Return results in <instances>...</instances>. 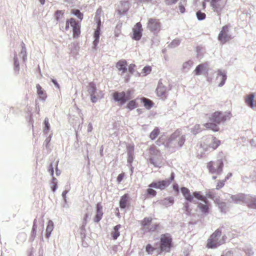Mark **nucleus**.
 Wrapping results in <instances>:
<instances>
[{"mask_svg": "<svg viewBox=\"0 0 256 256\" xmlns=\"http://www.w3.org/2000/svg\"><path fill=\"white\" fill-rule=\"evenodd\" d=\"M246 204L249 208L256 209V196L248 194Z\"/></svg>", "mask_w": 256, "mask_h": 256, "instance_id": "obj_20", "label": "nucleus"}, {"mask_svg": "<svg viewBox=\"0 0 256 256\" xmlns=\"http://www.w3.org/2000/svg\"><path fill=\"white\" fill-rule=\"evenodd\" d=\"M240 249L242 250L248 256H252L254 254L252 247L250 244H246L243 248H240Z\"/></svg>", "mask_w": 256, "mask_h": 256, "instance_id": "obj_24", "label": "nucleus"}, {"mask_svg": "<svg viewBox=\"0 0 256 256\" xmlns=\"http://www.w3.org/2000/svg\"><path fill=\"white\" fill-rule=\"evenodd\" d=\"M112 96L114 100L120 102L121 106L124 104L128 101V98H126V92H116L113 93Z\"/></svg>", "mask_w": 256, "mask_h": 256, "instance_id": "obj_13", "label": "nucleus"}, {"mask_svg": "<svg viewBox=\"0 0 256 256\" xmlns=\"http://www.w3.org/2000/svg\"><path fill=\"white\" fill-rule=\"evenodd\" d=\"M204 126L207 128L212 130L214 132H218L220 130L218 124L213 122H208L204 124Z\"/></svg>", "mask_w": 256, "mask_h": 256, "instance_id": "obj_33", "label": "nucleus"}, {"mask_svg": "<svg viewBox=\"0 0 256 256\" xmlns=\"http://www.w3.org/2000/svg\"><path fill=\"white\" fill-rule=\"evenodd\" d=\"M193 64V62L190 60L185 62L182 64V70L184 72H188Z\"/></svg>", "mask_w": 256, "mask_h": 256, "instance_id": "obj_39", "label": "nucleus"}, {"mask_svg": "<svg viewBox=\"0 0 256 256\" xmlns=\"http://www.w3.org/2000/svg\"><path fill=\"white\" fill-rule=\"evenodd\" d=\"M152 221V218L148 217V218H144V220L141 222V225L144 226L146 227V226H149Z\"/></svg>", "mask_w": 256, "mask_h": 256, "instance_id": "obj_42", "label": "nucleus"}, {"mask_svg": "<svg viewBox=\"0 0 256 256\" xmlns=\"http://www.w3.org/2000/svg\"><path fill=\"white\" fill-rule=\"evenodd\" d=\"M224 166L222 160H218L215 162L210 161L207 164V168L211 174L219 175L222 174Z\"/></svg>", "mask_w": 256, "mask_h": 256, "instance_id": "obj_6", "label": "nucleus"}, {"mask_svg": "<svg viewBox=\"0 0 256 256\" xmlns=\"http://www.w3.org/2000/svg\"><path fill=\"white\" fill-rule=\"evenodd\" d=\"M121 228L120 224H118L114 227L113 231L111 233V235L114 240H116L120 235V232L119 231Z\"/></svg>", "mask_w": 256, "mask_h": 256, "instance_id": "obj_30", "label": "nucleus"}, {"mask_svg": "<svg viewBox=\"0 0 256 256\" xmlns=\"http://www.w3.org/2000/svg\"><path fill=\"white\" fill-rule=\"evenodd\" d=\"M220 144V141L216 138L210 136L204 140L201 146L205 152H212L216 150Z\"/></svg>", "mask_w": 256, "mask_h": 256, "instance_id": "obj_5", "label": "nucleus"}, {"mask_svg": "<svg viewBox=\"0 0 256 256\" xmlns=\"http://www.w3.org/2000/svg\"><path fill=\"white\" fill-rule=\"evenodd\" d=\"M116 67L119 70H122V73L126 72V62L125 60L118 61L116 64Z\"/></svg>", "mask_w": 256, "mask_h": 256, "instance_id": "obj_27", "label": "nucleus"}, {"mask_svg": "<svg viewBox=\"0 0 256 256\" xmlns=\"http://www.w3.org/2000/svg\"><path fill=\"white\" fill-rule=\"evenodd\" d=\"M150 156H160V152L155 147L151 146L149 149Z\"/></svg>", "mask_w": 256, "mask_h": 256, "instance_id": "obj_37", "label": "nucleus"}, {"mask_svg": "<svg viewBox=\"0 0 256 256\" xmlns=\"http://www.w3.org/2000/svg\"><path fill=\"white\" fill-rule=\"evenodd\" d=\"M124 173H122V174H118V176L117 177V182L118 183H120L122 180L124 178Z\"/></svg>", "mask_w": 256, "mask_h": 256, "instance_id": "obj_63", "label": "nucleus"}, {"mask_svg": "<svg viewBox=\"0 0 256 256\" xmlns=\"http://www.w3.org/2000/svg\"><path fill=\"white\" fill-rule=\"evenodd\" d=\"M222 235V230L217 229L208 240L207 246L210 248H215L224 244V240H220Z\"/></svg>", "mask_w": 256, "mask_h": 256, "instance_id": "obj_4", "label": "nucleus"}, {"mask_svg": "<svg viewBox=\"0 0 256 256\" xmlns=\"http://www.w3.org/2000/svg\"><path fill=\"white\" fill-rule=\"evenodd\" d=\"M88 94L90 96L92 102L96 103L98 100L104 97V93L101 90L98 89L94 82H90L86 86Z\"/></svg>", "mask_w": 256, "mask_h": 256, "instance_id": "obj_3", "label": "nucleus"}, {"mask_svg": "<svg viewBox=\"0 0 256 256\" xmlns=\"http://www.w3.org/2000/svg\"><path fill=\"white\" fill-rule=\"evenodd\" d=\"M26 239V234L24 232L20 233L16 237L17 243H21L24 242Z\"/></svg>", "mask_w": 256, "mask_h": 256, "instance_id": "obj_38", "label": "nucleus"}, {"mask_svg": "<svg viewBox=\"0 0 256 256\" xmlns=\"http://www.w3.org/2000/svg\"><path fill=\"white\" fill-rule=\"evenodd\" d=\"M198 208L203 214H207L209 212V208L207 204H204L200 202L198 204Z\"/></svg>", "mask_w": 256, "mask_h": 256, "instance_id": "obj_35", "label": "nucleus"}, {"mask_svg": "<svg viewBox=\"0 0 256 256\" xmlns=\"http://www.w3.org/2000/svg\"><path fill=\"white\" fill-rule=\"evenodd\" d=\"M148 162L155 167L160 168L162 166V164L160 156H150Z\"/></svg>", "mask_w": 256, "mask_h": 256, "instance_id": "obj_22", "label": "nucleus"}, {"mask_svg": "<svg viewBox=\"0 0 256 256\" xmlns=\"http://www.w3.org/2000/svg\"><path fill=\"white\" fill-rule=\"evenodd\" d=\"M195 74L199 76L201 74L206 75L208 74V63H203L198 65L194 71Z\"/></svg>", "mask_w": 256, "mask_h": 256, "instance_id": "obj_14", "label": "nucleus"}, {"mask_svg": "<svg viewBox=\"0 0 256 256\" xmlns=\"http://www.w3.org/2000/svg\"><path fill=\"white\" fill-rule=\"evenodd\" d=\"M52 136L50 134L48 137H47L44 140V145L45 146L46 148H48V144L50 142L51 140Z\"/></svg>", "mask_w": 256, "mask_h": 256, "instance_id": "obj_55", "label": "nucleus"}, {"mask_svg": "<svg viewBox=\"0 0 256 256\" xmlns=\"http://www.w3.org/2000/svg\"><path fill=\"white\" fill-rule=\"evenodd\" d=\"M134 160V155H128L127 162L128 164L131 165Z\"/></svg>", "mask_w": 256, "mask_h": 256, "instance_id": "obj_64", "label": "nucleus"}, {"mask_svg": "<svg viewBox=\"0 0 256 256\" xmlns=\"http://www.w3.org/2000/svg\"><path fill=\"white\" fill-rule=\"evenodd\" d=\"M44 132L45 133H47L49 131V130L50 129V124H49V122H48V118H44Z\"/></svg>", "mask_w": 256, "mask_h": 256, "instance_id": "obj_47", "label": "nucleus"}, {"mask_svg": "<svg viewBox=\"0 0 256 256\" xmlns=\"http://www.w3.org/2000/svg\"><path fill=\"white\" fill-rule=\"evenodd\" d=\"M136 66L135 64H130L129 66H128V71L129 72L132 74L134 72V68H135Z\"/></svg>", "mask_w": 256, "mask_h": 256, "instance_id": "obj_61", "label": "nucleus"}, {"mask_svg": "<svg viewBox=\"0 0 256 256\" xmlns=\"http://www.w3.org/2000/svg\"><path fill=\"white\" fill-rule=\"evenodd\" d=\"M142 26L139 22H137L132 29V38L135 40H139L142 36Z\"/></svg>", "mask_w": 256, "mask_h": 256, "instance_id": "obj_12", "label": "nucleus"}, {"mask_svg": "<svg viewBox=\"0 0 256 256\" xmlns=\"http://www.w3.org/2000/svg\"><path fill=\"white\" fill-rule=\"evenodd\" d=\"M161 24L159 20L150 18L147 23V28L154 34L158 32L160 30Z\"/></svg>", "mask_w": 256, "mask_h": 256, "instance_id": "obj_10", "label": "nucleus"}, {"mask_svg": "<svg viewBox=\"0 0 256 256\" xmlns=\"http://www.w3.org/2000/svg\"><path fill=\"white\" fill-rule=\"evenodd\" d=\"M14 70L18 74L20 70V63L16 54L14 58Z\"/></svg>", "mask_w": 256, "mask_h": 256, "instance_id": "obj_36", "label": "nucleus"}, {"mask_svg": "<svg viewBox=\"0 0 256 256\" xmlns=\"http://www.w3.org/2000/svg\"><path fill=\"white\" fill-rule=\"evenodd\" d=\"M22 50L20 54L22 56V59L24 62H25L26 60V59L27 56H26V48L24 46V42L22 43Z\"/></svg>", "mask_w": 256, "mask_h": 256, "instance_id": "obj_46", "label": "nucleus"}, {"mask_svg": "<svg viewBox=\"0 0 256 256\" xmlns=\"http://www.w3.org/2000/svg\"><path fill=\"white\" fill-rule=\"evenodd\" d=\"M201 131L200 126L199 124H196L193 128L191 129V132L194 134H196Z\"/></svg>", "mask_w": 256, "mask_h": 256, "instance_id": "obj_48", "label": "nucleus"}, {"mask_svg": "<svg viewBox=\"0 0 256 256\" xmlns=\"http://www.w3.org/2000/svg\"><path fill=\"white\" fill-rule=\"evenodd\" d=\"M180 40L179 39L174 40L168 46L170 48H174L177 47L180 45Z\"/></svg>", "mask_w": 256, "mask_h": 256, "instance_id": "obj_41", "label": "nucleus"}, {"mask_svg": "<svg viewBox=\"0 0 256 256\" xmlns=\"http://www.w3.org/2000/svg\"><path fill=\"white\" fill-rule=\"evenodd\" d=\"M254 94L252 93L247 95L246 98V102L250 108H253L254 106Z\"/></svg>", "mask_w": 256, "mask_h": 256, "instance_id": "obj_31", "label": "nucleus"}, {"mask_svg": "<svg viewBox=\"0 0 256 256\" xmlns=\"http://www.w3.org/2000/svg\"><path fill=\"white\" fill-rule=\"evenodd\" d=\"M227 76L226 72L222 70H218V76L216 77V80H218L220 78V83L218 84V86L222 87L223 86L226 80Z\"/></svg>", "mask_w": 256, "mask_h": 256, "instance_id": "obj_18", "label": "nucleus"}, {"mask_svg": "<svg viewBox=\"0 0 256 256\" xmlns=\"http://www.w3.org/2000/svg\"><path fill=\"white\" fill-rule=\"evenodd\" d=\"M126 108L130 110H132L136 108V102L135 100H132L129 102L127 104Z\"/></svg>", "mask_w": 256, "mask_h": 256, "instance_id": "obj_50", "label": "nucleus"}, {"mask_svg": "<svg viewBox=\"0 0 256 256\" xmlns=\"http://www.w3.org/2000/svg\"><path fill=\"white\" fill-rule=\"evenodd\" d=\"M134 148L132 146H129L127 148L128 155H134Z\"/></svg>", "mask_w": 256, "mask_h": 256, "instance_id": "obj_57", "label": "nucleus"}, {"mask_svg": "<svg viewBox=\"0 0 256 256\" xmlns=\"http://www.w3.org/2000/svg\"><path fill=\"white\" fill-rule=\"evenodd\" d=\"M128 198L129 196L128 194H124L120 198V207L122 209H124L126 207Z\"/></svg>", "mask_w": 256, "mask_h": 256, "instance_id": "obj_26", "label": "nucleus"}, {"mask_svg": "<svg viewBox=\"0 0 256 256\" xmlns=\"http://www.w3.org/2000/svg\"><path fill=\"white\" fill-rule=\"evenodd\" d=\"M172 246V238L168 233L162 234L160 236V244L158 246V254L163 252H168Z\"/></svg>", "mask_w": 256, "mask_h": 256, "instance_id": "obj_2", "label": "nucleus"}, {"mask_svg": "<svg viewBox=\"0 0 256 256\" xmlns=\"http://www.w3.org/2000/svg\"><path fill=\"white\" fill-rule=\"evenodd\" d=\"M142 102H144V106L146 108H150L152 106L153 102L151 100L146 98H144L142 99Z\"/></svg>", "mask_w": 256, "mask_h": 256, "instance_id": "obj_43", "label": "nucleus"}, {"mask_svg": "<svg viewBox=\"0 0 256 256\" xmlns=\"http://www.w3.org/2000/svg\"><path fill=\"white\" fill-rule=\"evenodd\" d=\"M160 130L158 128H156L150 134V138L151 140H154L158 135Z\"/></svg>", "mask_w": 256, "mask_h": 256, "instance_id": "obj_40", "label": "nucleus"}, {"mask_svg": "<svg viewBox=\"0 0 256 256\" xmlns=\"http://www.w3.org/2000/svg\"><path fill=\"white\" fill-rule=\"evenodd\" d=\"M157 202L160 205L168 207L173 204L174 203V198L172 196H170L160 201H157Z\"/></svg>", "mask_w": 256, "mask_h": 256, "instance_id": "obj_21", "label": "nucleus"}, {"mask_svg": "<svg viewBox=\"0 0 256 256\" xmlns=\"http://www.w3.org/2000/svg\"><path fill=\"white\" fill-rule=\"evenodd\" d=\"M94 40L92 44V48L94 50H96V48L99 42L100 37V29L96 28L94 32Z\"/></svg>", "mask_w": 256, "mask_h": 256, "instance_id": "obj_23", "label": "nucleus"}, {"mask_svg": "<svg viewBox=\"0 0 256 256\" xmlns=\"http://www.w3.org/2000/svg\"><path fill=\"white\" fill-rule=\"evenodd\" d=\"M234 253L232 250L224 252L221 256H233Z\"/></svg>", "mask_w": 256, "mask_h": 256, "instance_id": "obj_60", "label": "nucleus"}, {"mask_svg": "<svg viewBox=\"0 0 256 256\" xmlns=\"http://www.w3.org/2000/svg\"><path fill=\"white\" fill-rule=\"evenodd\" d=\"M36 88L37 89V93L40 96V98L42 100H44L46 98V94L42 89V88L39 84H36Z\"/></svg>", "mask_w": 256, "mask_h": 256, "instance_id": "obj_34", "label": "nucleus"}, {"mask_svg": "<svg viewBox=\"0 0 256 256\" xmlns=\"http://www.w3.org/2000/svg\"><path fill=\"white\" fill-rule=\"evenodd\" d=\"M150 226V230L151 231V232H155L157 230V228L158 226V224H152Z\"/></svg>", "mask_w": 256, "mask_h": 256, "instance_id": "obj_62", "label": "nucleus"}, {"mask_svg": "<svg viewBox=\"0 0 256 256\" xmlns=\"http://www.w3.org/2000/svg\"><path fill=\"white\" fill-rule=\"evenodd\" d=\"M228 28L229 26L228 25L224 26L218 36V40L222 44L226 43L232 38V37L229 34Z\"/></svg>", "mask_w": 256, "mask_h": 256, "instance_id": "obj_11", "label": "nucleus"}, {"mask_svg": "<svg viewBox=\"0 0 256 256\" xmlns=\"http://www.w3.org/2000/svg\"><path fill=\"white\" fill-rule=\"evenodd\" d=\"M230 117L231 114L230 112L218 111L212 114V116L210 118V120L217 124H220L221 122H224L226 120H230Z\"/></svg>", "mask_w": 256, "mask_h": 256, "instance_id": "obj_7", "label": "nucleus"}, {"mask_svg": "<svg viewBox=\"0 0 256 256\" xmlns=\"http://www.w3.org/2000/svg\"><path fill=\"white\" fill-rule=\"evenodd\" d=\"M192 196H194V198H196L198 200L204 198V196L201 194L200 192H193Z\"/></svg>", "mask_w": 256, "mask_h": 256, "instance_id": "obj_49", "label": "nucleus"}, {"mask_svg": "<svg viewBox=\"0 0 256 256\" xmlns=\"http://www.w3.org/2000/svg\"><path fill=\"white\" fill-rule=\"evenodd\" d=\"M130 4L128 2H123L121 4V6L119 10L120 14L124 15L129 9Z\"/></svg>", "mask_w": 256, "mask_h": 256, "instance_id": "obj_28", "label": "nucleus"}, {"mask_svg": "<svg viewBox=\"0 0 256 256\" xmlns=\"http://www.w3.org/2000/svg\"><path fill=\"white\" fill-rule=\"evenodd\" d=\"M247 196L248 194H240L236 195H231L230 198L232 200V202L234 203L240 204V202H243L246 204V200H248Z\"/></svg>", "mask_w": 256, "mask_h": 256, "instance_id": "obj_16", "label": "nucleus"}, {"mask_svg": "<svg viewBox=\"0 0 256 256\" xmlns=\"http://www.w3.org/2000/svg\"><path fill=\"white\" fill-rule=\"evenodd\" d=\"M218 208L220 210L221 212H226V204L224 202L218 203Z\"/></svg>", "mask_w": 256, "mask_h": 256, "instance_id": "obj_52", "label": "nucleus"}, {"mask_svg": "<svg viewBox=\"0 0 256 256\" xmlns=\"http://www.w3.org/2000/svg\"><path fill=\"white\" fill-rule=\"evenodd\" d=\"M102 206L100 202L98 203L96 206V214L94 218L95 222H98L102 218L103 216Z\"/></svg>", "mask_w": 256, "mask_h": 256, "instance_id": "obj_17", "label": "nucleus"}, {"mask_svg": "<svg viewBox=\"0 0 256 256\" xmlns=\"http://www.w3.org/2000/svg\"><path fill=\"white\" fill-rule=\"evenodd\" d=\"M63 14L64 13L62 10H57L55 14L56 18V20H60Z\"/></svg>", "mask_w": 256, "mask_h": 256, "instance_id": "obj_53", "label": "nucleus"}, {"mask_svg": "<svg viewBox=\"0 0 256 256\" xmlns=\"http://www.w3.org/2000/svg\"><path fill=\"white\" fill-rule=\"evenodd\" d=\"M184 6L185 5L183 4V3L182 2H179V6H178L179 10H180V12L182 14H183L185 12Z\"/></svg>", "mask_w": 256, "mask_h": 256, "instance_id": "obj_58", "label": "nucleus"}, {"mask_svg": "<svg viewBox=\"0 0 256 256\" xmlns=\"http://www.w3.org/2000/svg\"><path fill=\"white\" fill-rule=\"evenodd\" d=\"M70 24L72 28L73 36L74 38H78L80 33V26L79 24L76 20L71 18L70 19Z\"/></svg>", "mask_w": 256, "mask_h": 256, "instance_id": "obj_15", "label": "nucleus"}, {"mask_svg": "<svg viewBox=\"0 0 256 256\" xmlns=\"http://www.w3.org/2000/svg\"><path fill=\"white\" fill-rule=\"evenodd\" d=\"M146 194L148 196L154 197L156 196V192L151 188H148L146 190Z\"/></svg>", "mask_w": 256, "mask_h": 256, "instance_id": "obj_51", "label": "nucleus"}, {"mask_svg": "<svg viewBox=\"0 0 256 256\" xmlns=\"http://www.w3.org/2000/svg\"><path fill=\"white\" fill-rule=\"evenodd\" d=\"M36 230H32L31 234L29 238L30 240L32 242L34 240L36 236Z\"/></svg>", "mask_w": 256, "mask_h": 256, "instance_id": "obj_56", "label": "nucleus"}, {"mask_svg": "<svg viewBox=\"0 0 256 256\" xmlns=\"http://www.w3.org/2000/svg\"><path fill=\"white\" fill-rule=\"evenodd\" d=\"M196 16L198 20H202L206 18V15L205 13L198 10L196 12Z\"/></svg>", "mask_w": 256, "mask_h": 256, "instance_id": "obj_45", "label": "nucleus"}, {"mask_svg": "<svg viewBox=\"0 0 256 256\" xmlns=\"http://www.w3.org/2000/svg\"><path fill=\"white\" fill-rule=\"evenodd\" d=\"M180 190L184 198L188 202H192L193 201L194 196L191 194L190 190L188 188L186 187H182Z\"/></svg>", "mask_w": 256, "mask_h": 256, "instance_id": "obj_19", "label": "nucleus"}, {"mask_svg": "<svg viewBox=\"0 0 256 256\" xmlns=\"http://www.w3.org/2000/svg\"><path fill=\"white\" fill-rule=\"evenodd\" d=\"M158 244L156 243L152 246L151 244H148L146 246V252L148 254H152L154 251L156 250L158 252V247H157Z\"/></svg>", "mask_w": 256, "mask_h": 256, "instance_id": "obj_29", "label": "nucleus"}, {"mask_svg": "<svg viewBox=\"0 0 256 256\" xmlns=\"http://www.w3.org/2000/svg\"><path fill=\"white\" fill-rule=\"evenodd\" d=\"M166 88L162 83L159 82L156 91L158 96H164L166 92Z\"/></svg>", "mask_w": 256, "mask_h": 256, "instance_id": "obj_25", "label": "nucleus"}, {"mask_svg": "<svg viewBox=\"0 0 256 256\" xmlns=\"http://www.w3.org/2000/svg\"><path fill=\"white\" fill-rule=\"evenodd\" d=\"M225 180H221L218 182L216 188L217 190H219L220 188H222L224 185Z\"/></svg>", "mask_w": 256, "mask_h": 256, "instance_id": "obj_59", "label": "nucleus"}, {"mask_svg": "<svg viewBox=\"0 0 256 256\" xmlns=\"http://www.w3.org/2000/svg\"><path fill=\"white\" fill-rule=\"evenodd\" d=\"M228 0H211L210 6L214 12L217 14L220 19V16L222 10L224 8Z\"/></svg>", "mask_w": 256, "mask_h": 256, "instance_id": "obj_9", "label": "nucleus"}, {"mask_svg": "<svg viewBox=\"0 0 256 256\" xmlns=\"http://www.w3.org/2000/svg\"><path fill=\"white\" fill-rule=\"evenodd\" d=\"M174 179V174L172 172L170 178L158 182H153L148 185L149 188H154L161 190H164L168 186Z\"/></svg>", "mask_w": 256, "mask_h": 256, "instance_id": "obj_8", "label": "nucleus"}, {"mask_svg": "<svg viewBox=\"0 0 256 256\" xmlns=\"http://www.w3.org/2000/svg\"><path fill=\"white\" fill-rule=\"evenodd\" d=\"M142 72L145 74V75L150 74L152 71V68L150 66H146L142 69Z\"/></svg>", "mask_w": 256, "mask_h": 256, "instance_id": "obj_54", "label": "nucleus"}, {"mask_svg": "<svg viewBox=\"0 0 256 256\" xmlns=\"http://www.w3.org/2000/svg\"><path fill=\"white\" fill-rule=\"evenodd\" d=\"M54 229V222L52 220H49L46 228V237L49 238L51 235L52 232Z\"/></svg>", "mask_w": 256, "mask_h": 256, "instance_id": "obj_32", "label": "nucleus"}, {"mask_svg": "<svg viewBox=\"0 0 256 256\" xmlns=\"http://www.w3.org/2000/svg\"><path fill=\"white\" fill-rule=\"evenodd\" d=\"M72 14L78 17L80 20L83 18V14L79 10L74 9L72 10Z\"/></svg>", "mask_w": 256, "mask_h": 256, "instance_id": "obj_44", "label": "nucleus"}, {"mask_svg": "<svg viewBox=\"0 0 256 256\" xmlns=\"http://www.w3.org/2000/svg\"><path fill=\"white\" fill-rule=\"evenodd\" d=\"M185 141V136H180V130H176L171 134L164 144V147L170 152H174L178 148H182Z\"/></svg>", "mask_w": 256, "mask_h": 256, "instance_id": "obj_1", "label": "nucleus"}]
</instances>
